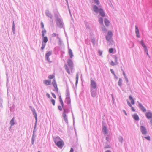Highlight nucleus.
<instances>
[{
  "instance_id": "obj_1",
  "label": "nucleus",
  "mask_w": 152,
  "mask_h": 152,
  "mask_svg": "<svg viewBox=\"0 0 152 152\" xmlns=\"http://www.w3.org/2000/svg\"><path fill=\"white\" fill-rule=\"evenodd\" d=\"M67 63L68 65L66 64L64 65V67L67 72L69 74H70V70L72 72L73 69V63L70 59H68L67 60Z\"/></svg>"
},
{
  "instance_id": "obj_2",
  "label": "nucleus",
  "mask_w": 152,
  "mask_h": 152,
  "mask_svg": "<svg viewBox=\"0 0 152 152\" xmlns=\"http://www.w3.org/2000/svg\"><path fill=\"white\" fill-rule=\"evenodd\" d=\"M54 141L56 145L60 148H62L64 145L63 141L58 137L54 138Z\"/></svg>"
},
{
  "instance_id": "obj_3",
  "label": "nucleus",
  "mask_w": 152,
  "mask_h": 152,
  "mask_svg": "<svg viewBox=\"0 0 152 152\" xmlns=\"http://www.w3.org/2000/svg\"><path fill=\"white\" fill-rule=\"evenodd\" d=\"M52 84L54 88L53 91L56 92H58V89L57 87L56 82L55 79L53 80V81Z\"/></svg>"
},
{
  "instance_id": "obj_4",
  "label": "nucleus",
  "mask_w": 152,
  "mask_h": 152,
  "mask_svg": "<svg viewBox=\"0 0 152 152\" xmlns=\"http://www.w3.org/2000/svg\"><path fill=\"white\" fill-rule=\"evenodd\" d=\"M112 36V33L110 31H109L108 32L107 34L106 37V39L107 40H109L111 39Z\"/></svg>"
},
{
  "instance_id": "obj_5",
  "label": "nucleus",
  "mask_w": 152,
  "mask_h": 152,
  "mask_svg": "<svg viewBox=\"0 0 152 152\" xmlns=\"http://www.w3.org/2000/svg\"><path fill=\"white\" fill-rule=\"evenodd\" d=\"M140 131L144 135L146 134L147 131L146 128L143 126H141L140 127Z\"/></svg>"
},
{
  "instance_id": "obj_6",
  "label": "nucleus",
  "mask_w": 152,
  "mask_h": 152,
  "mask_svg": "<svg viewBox=\"0 0 152 152\" xmlns=\"http://www.w3.org/2000/svg\"><path fill=\"white\" fill-rule=\"evenodd\" d=\"M91 87L94 89H95L96 88V83L93 80H91Z\"/></svg>"
},
{
  "instance_id": "obj_7",
  "label": "nucleus",
  "mask_w": 152,
  "mask_h": 152,
  "mask_svg": "<svg viewBox=\"0 0 152 152\" xmlns=\"http://www.w3.org/2000/svg\"><path fill=\"white\" fill-rule=\"evenodd\" d=\"M68 113L67 110L65 109H64L63 112V116L66 121H67L66 116V113Z\"/></svg>"
},
{
  "instance_id": "obj_8",
  "label": "nucleus",
  "mask_w": 152,
  "mask_h": 152,
  "mask_svg": "<svg viewBox=\"0 0 152 152\" xmlns=\"http://www.w3.org/2000/svg\"><path fill=\"white\" fill-rule=\"evenodd\" d=\"M141 44L142 45V47L144 48L145 50V52L147 53V54L148 55V49L147 48L145 45L144 44L143 41V40H141Z\"/></svg>"
},
{
  "instance_id": "obj_9",
  "label": "nucleus",
  "mask_w": 152,
  "mask_h": 152,
  "mask_svg": "<svg viewBox=\"0 0 152 152\" xmlns=\"http://www.w3.org/2000/svg\"><path fill=\"white\" fill-rule=\"evenodd\" d=\"M141 44L142 45V47L144 48L145 50V52L147 53V54L148 55V49L147 48L145 45L144 44L143 41V40H141Z\"/></svg>"
},
{
  "instance_id": "obj_10",
  "label": "nucleus",
  "mask_w": 152,
  "mask_h": 152,
  "mask_svg": "<svg viewBox=\"0 0 152 152\" xmlns=\"http://www.w3.org/2000/svg\"><path fill=\"white\" fill-rule=\"evenodd\" d=\"M52 52L51 51H49L46 54L45 56L47 60L49 62H51L50 61V59L49 58V56L51 55Z\"/></svg>"
},
{
  "instance_id": "obj_11",
  "label": "nucleus",
  "mask_w": 152,
  "mask_h": 152,
  "mask_svg": "<svg viewBox=\"0 0 152 152\" xmlns=\"http://www.w3.org/2000/svg\"><path fill=\"white\" fill-rule=\"evenodd\" d=\"M146 116L148 119L152 118V113L150 112H148L146 114Z\"/></svg>"
},
{
  "instance_id": "obj_12",
  "label": "nucleus",
  "mask_w": 152,
  "mask_h": 152,
  "mask_svg": "<svg viewBox=\"0 0 152 152\" xmlns=\"http://www.w3.org/2000/svg\"><path fill=\"white\" fill-rule=\"evenodd\" d=\"M139 106L140 108L141 109V110L143 112H145L146 111V109L144 107V106H143L140 103L139 104Z\"/></svg>"
},
{
  "instance_id": "obj_13",
  "label": "nucleus",
  "mask_w": 152,
  "mask_h": 152,
  "mask_svg": "<svg viewBox=\"0 0 152 152\" xmlns=\"http://www.w3.org/2000/svg\"><path fill=\"white\" fill-rule=\"evenodd\" d=\"M43 83L46 85H50L51 83V81L46 80L43 81Z\"/></svg>"
},
{
  "instance_id": "obj_14",
  "label": "nucleus",
  "mask_w": 152,
  "mask_h": 152,
  "mask_svg": "<svg viewBox=\"0 0 152 152\" xmlns=\"http://www.w3.org/2000/svg\"><path fill=\"white\" fill-rule=\"evenodd\" d=\"M117 60L116 58H115V62H114L113 61H112L110 63V64L111 65L113 66L115 65H116L117 64Z\"/></svg>"
},
{
  "instance_id": "obj_15",
  "label": "nucleus",
  "mask_w": 152,
  "mask_h": 152,
  "mask_svg": "<svg viewBox=\"0 0 152 152\" xmlns=\"http://www.w3.org/2000/svg\"><path fill=\"white\" fill-rule=\"evenodd\" d=\"M104 22L105 25L106 26H109L110 24V22L107 18H105L104 20Z\"/></svg>"
},
{
  "instance_id": "obj_16",
  "label": "nucleus",
  "mask_w": 152,
  "mask_h": 152,
  "mask_svg": "<svg viewBox=\"0 0 152 152\" xmlns=\"http://www.w3.org/2000/svg\"><path fill=\"white\" fill-rule=\"evenodd\" d=\"M134 119L136 120L137 121L139 120V117L138 115L136 114H134L133 116Z\"/></svg>"
},
{
  "instance_id": "obj_17",
  "label": "nucleus",
  "mask_w": 152,
  "mask_h": 152,
  "mask_svg": "<svg viewBox=\"0 0 152 152\" xmlns=\"http://www.w3.org/2000/svg\"><path fill=\"white\" fill-rule=\"evenodd\" d=\"M68 53L70 56V58H72L73 56L72 54V50L70 49H69Z\"/></svg>"
},
{
  "instance_id": "obj_18",
  "label": "nucleus",
  "mask_w": 152,
  "mask_h": 152,
  "mask_svg": "<svg viewBox=\"0 0 152 152\" xmlns=\"http://www.w3.org/2000/svg\"><path fill=\"white\" fill-rule=\"evenodd\" d=\"M102 130H103V132L104 133L107 134V129L106 127H105L104 126L103 127Z\"/></svg>"
},
{
  "instance_id": "obj_19",
  "label": "nucleus",
  "mask_w": 152,
  "mask_h": 152,
  "mask_svg": "<svg viewBox=\"0 0 152 152\" xmlns=\"http://www.w3.org/2000/svg\"><path fill=\"white\" fill-rule=\"evenodd\" d=\"M129 98L130 100L131 101V104H134V101L131 96H129Z\"/></svg>"
},
{
  "instance_id": "obj_20",
  "label": "nucleus",
  "mask_w": 152,
  "mask_h": 152,
  "mask_svg": "<svg viewBox=\"0 0 152 152\" xmlns=\"http://www.w3.org/2000/svg\"><path fill=\"white\" fill-rule=\"evenodd\" d=\"M99 12L101 16H102V17L104 16L105 14L103 10H99Z\"/></svg>"
},
{
  "instance_id": "obj_21",
  "label": "nucleus",
  "mask_w": 152,
  "mask_h": 152,
  "mask_svg": "<svg viewBox=\"0 0 152 152\" xmlns=\"http://www.w3.org/2000/svg\"><path fill=\"white\" fill-rule=\"evenodd\" d=\"M66 99L70 98V94L68 91H67L66 93Z\"/></svg>"
},
{
  "instance_id": "obj_22",
  "label": "nucleus",
  "mask_w": 152,
  "mask_h": 152,
  "mask_svg": "<svg viewBox=\"0 0 152 152\" xmlns=\"http://www.w3.org/2000/svg\"><path fill=\"white\" fill-rule=\"evenodd\" d=\"M43 37V41L45 43H46L48 41V38L46 37Z\"/></svg>"
},
{
  "instance_id": "obj_23",
  "label": "nucleus",
  "mask_w": 152,
  "mask_h": 152,
  "mask_svg": "<svg viewBox=\"0 0 152 152\" xmlns=\"http://www.w3.org/2000/svg\"><path fill=\"white\" fill-rule=\"evenodd\" d=\"M10 124L11 126L13 125L14 124V118H13L10 121Z\"/></svg>"
},
{
  "instance_id": "obj_24",
  "label": "nucleus",
  "mask_w": 152,
  "mask_h": 152,
  "mask_svg": "<svg viewBox=\"0 0 152 152\" xmlns=\"http://www.w3.org/2000/svg\"><path fill=\"white\" fill-rule=\"evenodd\" d=\"M99 22L100 24H103V20L102 18H100L99 20Z\"/></svg>"
},
{
  "instance_id": "obj_25",
  "label": "nucleus",
  "mask_w": 152,
  "mask_h": 152,
  "mask_svg": "<svg viewBox=\"0 0 152 152\" xmlns=\"http://www.w3.org/2000/svg\"><path fill=\"white\" fill-rule=\"evenodd\" d=\"M66 101L68 104H70L71 103L70 98L66 99Z\"/></svg>"
},
{
  "instance_id": "obj_26",
  "label": "nucleus",
  "mask_w": 152,
  "mask_h": 152,
  "mask_svg": "<svg viewBox=\"0 0 152 152\" xmlns=\"http://www.w3.org/2000/svg\"><path fill=\"white\" fill-rule=\"evenodd\" d=\"M128 105L131 107L132 110L134 112L135 111L134 109L132 106L129 103V102H128Z\"/></svg>"
},
{
  "instance_id": "obj_27",
  "label": "nucleus",
  "mask_w": 152,
  "mask_h": 152,
  "mask_svg": "<svg viewBox=\"0 0 152 152\" xmlns=\"http://www.w3.org/2000/svg\"><path fill=\"white\" fill-rule=\"evenodd\" d=\"M46 31L45 30H44L42 31V37L44 36L45 34L46 33Z\"/></svg>"
},
{
  "instance_id": "obj_28",
  "label": "nucleus",
  "mask_w": 152,
  "mask_h": 152,
  "mask_svg": "<svg viewBox=\"0 0 152 152\" xmlns=\"http://www.w3.org/2000/svg\"><path fill=\"white\" fill-rule=\"evenodd\" d=\"M122 80L121 79H119V81L118 82V85L120 86H121V85L122 84Z\"/></svg>"
},
{
  "instance_id": "obj_29",
  "label": "nucleus",
  "mask_w": 152,
  "mask_h": 152,
  "mask_svg": "<svg viewBox=\"0 0 152 152\" xmlns=\"http://www.w3.org/2000/svg\"><path fill=\"white\" fill-rule=\"evenodd\" d=\"M54 76L53 75H50L48 76V78L49 79H52L54 77Z\"/></svg>"
},
{
  "instance_id": "obj_30",
  "label": "nucleus",
  "mask_w": 152,
  "mask_h": 152,
  "mask_svg": "<svg viewBox=\"0 0 152 152\" xmlns=\"http://www.w3.org/2000/svg\"><path fill=\"white\" fill-rule=\"evenodd\" d=\"M33 114H34V116L35 119H36V121H37V114L35 112H34L33 113Z\"/></svg>"
},
{
  "instance_id": "obj_31",
  "label": "nucleus",
  "mask_w": 152,
  "mask_h": 152,
  "mask_svg": "<svg viewBox=\"0 0 152 152\" xmlns=\"http://www.w3.org/2000/svg\"><path fill=\"white\" fill-rule=\"evenodd\" d=\"M135 32H136V33H139V30L138 29V28L136 26H135Z\"/></svg>"
},
{
  "instance_id": "obj_32",
  "label": "nucleus",
  "mask_w": 152,
  "mask_h": 152,
  "mask_svg": "<svg viewBox=\"0 0 152 152\" xmlns=\"http://www.w3.org/2000/svg\"><path fill=\"white\" fill-rule=\"evenodd\" d=\"M42 47L41 48L42 50H43L45 48V44H43V42H42Z\"/></svg>"
},
{
  "instance_id": "obj_33",
  "label": "nucleus",
  "mask_w": 152,
  "mask_h": 152,
  "mask_svg": "<svg viewBox=\"0 0 152 152\" xmlns=\"http://www.w3.org/2000/svg\"><path fill=\"white\" fill-rule=\"evenodd\" d=\"M57 23H60L61 22V20L60 18H57Z\"/></svg>"
},
{
  "instance_id": "obj_34",
  "label": "nucleus",
  "mask_w": 152,
  "mask_h": 152,
  "mask_svg": "<svg viewBox=\"0 0 152 152\" xmlns=\"http://www.w3.org/2000/svg\"><path fill=\"white\" fill-rule=\"evenodd\" d=\"M113 51V48H110L109 49V52L110 53H112Z\"/></svg>"
},
{
  "instance_id": "obj_35",
  "label": "nucleus",
  "mask_w": 152,
  "mask_h": 152,
  "mask_svg": "<svg viewBox=\"0 0 152 152\" xmlns=\"http://www.w3.org/2000/svg\"><path fill=\"white\" fill-rule=\"evenodd\" d=\"M51 102L53 104V105H54L55 104V100L54 99H51Z\"/></svg>"
},
{
  "instance_id": "obj_36",
  "label": "nucleus",
  "mask_w": 152,
  "mask_h": 152,
  "mask_svg": "<svg viewBox=\"0 0 152 152\" xmlns=\"http://www.w3.org/2000/svg\"><path fill=\"white\" fill-rule=\"evenodd\" d=\"M59 100L60 103L63 102L61 96H59Z\"/></svg>"
},
{
  "instance_id": "obj_37",
  "label": "nucleus",
  "mask_w": 152,
  "mask_h": 152,
  "mask_svg": "<svg viewBox=\"0 0 152 152\" xmlns=\"http://www.w3.org/2000/svg\"><path fill=\"white\" fill-rule=\"evenodd\" d=\"M51 93L52 95L53 96V97L54 98L56 99V96L55 95V94H54V93L52 92Z\"/></svg>"
},
{
  "instance_id": "obj_38",
  "label": "nucleus",
  "mask_w": 152,
  "mask_h": 152,
  "mask_svg": "<svg viewBox=\"0 0 152 152\" xmlns=\"http://www.w3.org/2000/svg\"><path fill=\"white\" fill-rule=\"evenodd\" d=\"M94 2L96 4H99V2L98 0H94Z\"/></svg>"
},
{
  "instance_id": "obj_39",
  "label": "nucleus",
  "mask_w": 152,
  "mask_h": 152,
  "mask_svg": "<svg viewBox=\"0 0 152 152\" xmlns=\"http://www.w3.org/2000/svg\"><path fill=\"white\" fill-rule=\"evenodd\" d=\"M145 138L146 139H147L149 141L150 140V137L149 136H148L147 137H145Z\"/></svg>"
},
{
  "instance_id": "obj_40",
  "label": "nucleus",
  "mask_w": 152,
  "mask_h": 152,
  "mask_svg": "<svg viewBox=\"0 0 152 152\" xmlns=\"http://www.w3.org/2000/svg\"><path fill=\"white\" fill-rule=\"evenodd\" d=\"M56 35L57 34L56 33H53L52 34V37H56Z\"/></svg>"
},
{
  "instance_id": "obj_41",
  "label": "nucleus",
  "mask_w": 152,
  "mask_h": 152,
  "mask_svg": "<svg viewBox=\"0 0 152 152\" xmlns=\"http://www.w3.org/2000/svg\"><path fill=\"white\" fill-rule=\"evenodd\" d=\"M58 108L59 109V110H60V111H62V107H61L60 106H58Z\"/></svg>"
},
{
  "instance_id": "obj_42",
  "label": "nucleus",
  "mask_w": 152,
  "mask_h": 152,
  "mask_svg": "<svg viewBox=\"0 0 152 152\" xmlns=\"http://www.w3.org/2000/svg\"><path fill=\"white\" fill-rule=\"evenodd\" d=\"M98 53H99V55L100 56H101L102 54V52L101 51H99Z\"/></svg>"
},
{
  "instance_id": "obj_43",
  "label": "nucleus",
  "mask_w": 152,
  "mask_h": 152,
  "mask_svg": "<svg viewBox=\"0 0 152 152\" xmlns=\"http://www.w3.org/2000/svg\"><path fill=\"white\" fill-rule=\"evenodd\" d=\"M46 96H47L49 98H50V94H48V93H47L46 94Z\"/></svg>"
},
{
  "instance_id": "obj_44",
  "label": "nucleus",
  "mask_w": 152,
  "mask_h": 152,
  "mask_svg": "<svg viewBox=\"0 0 152 152\" xmlns=\"http://www.w3.org/2000/svg\"><path fill=\"white\" fill-rule=\"evenodd\" d=\"M110 71H111V72L112 74H113L114 75H115L114 71L112 69H111Z\"/></svg>"
},
{
  "instance_id": "obj_45",
  "label": "nucleus",
  "mask_w": 152,
  "mask_h": 152,
  "mask_svg": "<svg viewBox=\"0 0 152 152\" xmlns=\"http://www.w3.org/2000/svg\"><path fill=\"white\" fill-rule=\"evenodd\" d=\"M41 27L42 28H43L44 27V25L42 22L41 23Z\"/></svg>"
},
{
  "instance_id": "obj_46",
  "label": "nucleus",
  "mask_w": 152,
  "mask_h": 152,
  "mask_svg": "<svg viewBox=\"0 0 152 152\" xmlns=\"http://www.w3.org/2000/svg\"><path fill=\"white\" fill-rule=\"evenodd\" d=\"M102 30L103 31H106V28H105L104 27L103 28H102Z\"/></svg>"
},
{
  "instance_id": "obj_47",
  "label": "nucleus",
  "mask_w": 152,
  "mask_h": 152,
  "mask_svg": "<svg viewBox=\"0 0 152 152\" xmlns=\"http://www.w3.org/2000/svg\"><path fill=\"white\" fill-rule=\"evenodd\" d=\"M61 105L62 107L63 108L64 107V104L63 102L61 103Z\"/></svg>"
},
{
  "instance_id": "obj_48",
  "label": "nucleus",
  "mask_w": 152,
  "mask_h": 152,
  "mask_svg": "<svg viewBox=\"0 0 152 152\" xmlns=\"http://www.w3.org/2000/svg\"><path fill=\"white\" fill-rule=\"evenodd\" d=\"M136 34H137V36L138 37H140L139 32L138 33H136Z\"/></svg>"
},
{
  "instance_id": "obj_49",
  "label": "nucleus",
  "mask_w": 152,
  "mask_h": 152,
  "mask_svg": "<svg viewBox=\"0 0 152 152\" xmlns=\"http://www.w3.org/2000/svg\"><path fill=\"white\" fill-rule=\"evenodd\" d=\"M69 152H73V149L72 148H71Z\"/></svg>"
},
{
  "instance_id": "obj_50",
  "label": "nucleus",
  "mask_w": 152,
  "mask_h": 152,
  "mask_svg": "<svg viewBox=\"0 0 152 152\" xmlns=\"http://www.w3.org/2000/svg\"><path fill=\"white\" fill-rule=\"evenodd\" d=\"M46 15L48 16H50V17H51V16L50 15V14H49L48 13H47Z\"/></svg>"
},
{
  "instance_id": "obj_51",
  "label": "nucleus",
  "mask_w": 152,
  "mask_h": 152,
  "mask_svg": "<svg viewBox=\"0 0 152 152\" xmlns=\"http://www.w3.org/2000/svg\"><path fill=\"white\" fill-rule=\"evenodd\" d=\"M94 10H98V8L96 6H94Z\"/></svg>"
},
{
  "instance_id": "obj_52",
  "label": "nucleus",
  "mask_w": 152,
  "mask_h": 152,
  "mask_svg": "<svg viewBox=\"0 0 152 152\" xmlns=\"http://www.w3.org/2000/svg\"><path fill=\"white\" fill-rule=\"evenodd\" d=\"M78 76L77 75L76 77V80H78Z\"/></svg>"
},
{
  "instance_id": "obj_53",
  "label": "nucleus",
  "mask_w": 152,
  "mask_h": 152,
  "mask_svg": "<svg viewBox=\"0 0 152 152\" xmlns=\"http://www.w3.org/2000/svg\"><path fill=\"white\" fill-rule=\"evenodd\" d=\"M92 95L93 97H94L95 96V95L94 94H92Z\"/></svg>"
},
{
  "instance_id": "obj_54",
  "label": "nucleus",
  "mask_w": 152,
  "mask_h": 152,
  "mask_svg": "<svg viewBox=\"0 0 152 152\" xmlns=\"http://www.w3.org/2000/svg\"><path fill=\"white\" fill-rule=\"evenodd\" d=\"M78 80H76V84H77V83Z\"/></svg>"
},
{
  "instance_id": "obj_55",
  "label": "nucleus",
  "mask_w": 152,
  "mask_h": 152,
  "mask_svg": "<svg viewBox=\"0 0 152 152\" xmlns=\"http://www.w3.org/2000/svg\"><path fill=\"white\" fill-rule=\"evenodd\" d=\"M123 75H124V76L125 75V73H124V72H123Z\"/></svg>"
},
{
  "instance_id": "obj_56",
  "label": "nucleus",
  "mask_w": 152,
  "mask_h": 152,
  "mask_svg": "<svg viewBox=\"0 0 152 152\" xmlns=\"http://www.w3.org/2000/svg\"><path fill=\"white\" fill-rule=\"evenodd\" d=\"M106 152H111L109 150H107Z\"/></svg>"
},
{
  "instance_id": "obj_57",
  "label": "nucleus",
  "mask_w": 152,
  "mask_h": 152,
  "mask_svg": "<svg viewBox=\"0 0 152 152\" xmlns=\"http://www.w3.org/2000/svg\"><path fill=\"white\" fill-rule=\"evenodd\" d=\"M95 12H97V11H98V10H95Z\"/></svg>"
},
{
  "instance_id": "obj_58",
  "label": "nucleus",
  "mask_w": 152,
  "mask_h": 152,
  "mask_svg": "<svg viewBox=\"0 0 152 152\" xmlns=\"http://www.w3.org/2000/svg\"><path fill=\"white\" fill-rule=\"evenodd\" d=\"M124 113H125V114L126 115H127V114H126V112L125 111H124Z\"/></svg>"
},
{
  "instance_id": "obj_59",
  "label": "nucleus",
  "mask_w": 152,
  "mask_h": 152,
  "mask_svg": "<svg viewBox=\"0 0 152 152\" xmlns=\"http://www.w3.org/2000/svg\"><path fill=\"white\" fill-rule=\"evenodd\" d=\"M121 141H123V139L122 137L121 138Z\"/></svg>"
},
{
  "instance_id": "obj_60",
  "label": "nucleus",
  "mask_w": 152,
  "mask_h": 152,
  "mask_svg": "<svg viewBox=\"0 0 152 152\" xmlns=\"http://www.w3.org/2000/svg\"><path fill=\"white\" fill-rule=\"evenodd\" d=\"M106 140H108V139H109L108 138V137H106Z\"/></svg>"
},
{
  "instance_id": "obj_61",
  "label": "nucleus",
  "mask_w": 152,
  "mask_h": 152,
  "mask_svg": "<svg viewBox=\"0 0 152 152\" xmlns=\"http://www.w3.org/2000/svg\"><path fill=\"white\" fill-rule=\"evenodd\" d=\"M107 148H110V147H109V146H108Z\"/></svg>"
},
{
  "instance_id": "obj_62",
  "label": "nucleus",
  "mask_w": 152,
  "mask_h": 152,
  "mask_svg": "<svg viewBox=\"0 0 152 152\" xmlns=\"http://www.w3.org/2000/svg\"><path fill=\"white\" fill-rule=\"evenodd\" d=\"M38 152H40V151H38Z\"/></svg>"
}]
</instances>
